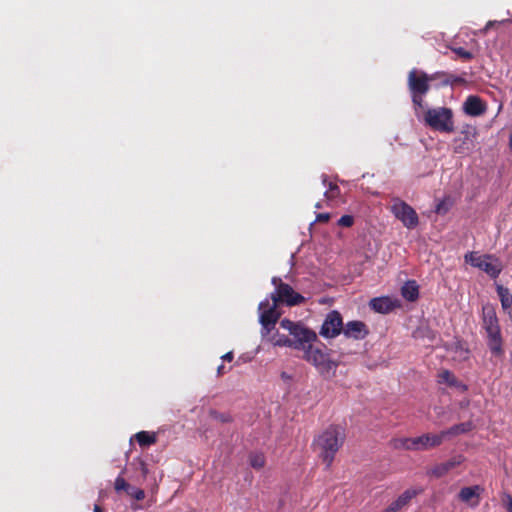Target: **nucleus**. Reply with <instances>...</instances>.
I'll use <instances>...</instances> for the list:
<instances>
[{"instance_id": "1", "label": "nucleus", "mask_w": 512, "mask_h": 512, "mask_svg": "<svg viewBox=\"0 0 512 512\" xmlns=\"http://www.w3.org/2000/svg\"><path fill=\"white\" fill-rule=\"evenodd\" d=\"M344 439L345 433L340 426H330L315 438L313 446L319 452V456L327 467L333 462L335 454L342 446Z\"/></svg>"}, {"instance_id": "2", "label": "nucleus", "mask_w": 512, "mask_h": 512, "mask_svg": "<svg viewBox=\"0 0 512 512\" xmlns=\"http://www.w3.org/2000/svg\"><path fill=\"white\" fill-rule=\"evenodd\" d=\"M483 326L487 334V345L494 356L503 354V341L495 309L492 306L483 307Z\"/></svg>"}, {"instance_id": "3", "label": "nucleus", "mask_w": 512, "mask_h": 512, "mask_svg": "<svg viewBox=\"0 0 512 512\" xmlns=\"http://www.w3.org/2000/svg\"><path fill=\"white\" fill-rule=\"evenodd\" d=\"M423 120L426 126L441 133H452L455 130L453 111L448 107L428 108Z\"/></svg>"}, {"instance_id": "4", "label": "nucleus", "mask_w": 512, "mask_h": 512, "mask_svg": "<svg viewBox=\"0 0 512 512\" xmlns=\"http://www.w3.org/2000/svg\"><path fill=\"white\" fill-rule=\"evenodd\" d=\"M281 328L287 330L292 339L293 348L298 350H305L309 344L316 339V334L305 328L299 323H295L289 319H283L280 322Z\"/></svg>"}, {"instance_id": "5", "label": "nucleus", "mask_w": 512, "mask_h": 512, "mask_svg": "<svg viewBox=\"0 0 512 512\" xmlns=\"http://www.w3.org/2000/svg\"><path fill=\"white\" fill-rule=\"evenodd\" d=\"M272 284L275 286V291L270 294L271 301L278 304H286L287 306H296L304 303L305 298L295 292L289 284L284 283L279 277H273Z\"/></svg>"}, {"instance_id": "6", "label": "nucleus", "mask_w": 512, "mask_h": 512, "mask_svg": "<svg viewBox=\"0 0 512 512\" xmlns=\"http://www.w3.org/2000/svg\"><path fill=\"white\" fill-rule=\"evenodd\" d=\"M465 262L484 271L491 278H497L502 271L501 262L492 255H479L477 252H468L464 256Z\"/></svg>"}, {"instance_id": "7", "label": "nucleus", "mask_w": 512, "mask_h": 512, "mask_svg": "<svg viewBox=\"0 0 512 512\" xmlns=\"http://www.w3.org/2000/svg\"><path fill=\"white\" fill-rule=\"evenodd\" d=\"M303 351L304 359L313 364L320 374L328 376L335 371L337 364L321 348L311 343Z\"/></svg>"}, {"instance_id": "8", "label": "nucleus", "mask_w": 512, "mask_h": 512, "mask_svg": "<svg viewBox=\"0 0 512 512\" xmlns=\"http://www.w3.org/2000/svg\"><path fill=\"white\" fill-rule=\"evenodd\" d=\"M278 303L272 301L270 297L259 303V321L265 334L274 329L275 324L280 318V312L277 310Z\"/></svg>"}, {"instance_id": "9", "label": "nucleus", "mask_w": 512, "mask_h": 512, "mask_svg": "<svg viewBox=\"0 0 512 512\" xmlns=\"http://www.w3.org/2000/svg\"><path fill=\"white\" fill-rule=\"evenodd\" d=\"M391 212L407 229L412 230L419 224V217L414 208L402 200L394 201Z\"/></svg>"}, {"instance_id": "10", "label": "nucleus", "mask_w": 512, "mask_h": 512, "mask_svg": "<svg viewBox=\"0 0 512 512\" xmlns=\"http://www.w3.org/2000/svg\"><path fill=\"white\" fill-rule=\"evenodd\" d=\"M435 81L434 73L427 74L422 70L412 69L408 74L407 85L410 94H427L430 82Z\"/></svg>"}, {"instance_id": "11", "label": "nucleus", "mask_w": 512, "mask_h": 512, "mask_svg": "<svg viewBox=\"0 0 512 512\" xmlns=\"http://www.w3.org/2000/svg\"><path fill=\"white\" fill-rule=\"evenodd\" d=\"M343 330V321L338 311H331L327 314L321 329L320 335L325 338H334Z\"/></svg>"}, {"instance_id": "12", "label": "nucleus", "mask_w": 512, "mask_h": 512, "mask_svg": "<svg viewBox=\"0 0 512 512\" xmlns=\"http://www.w3.org/2000/svg\"><path fill=\"white\" fill-rule=\"evenodd\" d=\"M484 489L480 485H473L461 488L458 493V499L474 508L480 503V497Z\"/></svg>"}, {"instance_id": "13", "label": "nucleus", "mask_w": 512, "mask_h": 512, "mask_svg": "<svg viewBox=\"0 0 512 512\" xmlns=\"http://www.w3.org/2000/svg\"><path fill=\"white\" fill-rule=\"evenodd\" d=\"M372 310L381 314H388L395 308L400 307V301L388 296L376 297L369 301Z\"/></svg>"}, {"instance_id": "14", "label": "nucleus", "mask_w": 512, "mask_h": 512, "mask_svg": "<svg viewBox=\"0 0 512 512\" xmlns=\"http://www.w3.org/2000/svg\"><path fill=\"white\" fill-rule=\"evenodd\" d=\"M421 490L410 488L405 490L401 495L398 496L391 504L388 505L382 512H400L402 509L408 506L410 501L416 497Z\"/></svg>"}, {"instance_id": "15", "label": "nucleus", "mask_w": 512, "mask_h": 512, "mask_svg": "<svg viewBox=\"0 0 512 512\" xmlns=\"http://www.w3.org/2000/svg\"><path fill=\"white\" fill-rule=\"evenodd\" d=\"M463 111L469 116H480L485 113L486 105L478 96L470 95L463 103Z\"/></svg>"}, {"instance_id": "16", "label": "nucleus", "mask_w": 512, "mask_h": 512, "mask_svg": "<svg viewBox=\"0 0 512 512\" xmlns=\"http://www.w3.org/2000/svg\"><path fill=\"white\" fill-rule=\"evenodd\" d=\"M415 438L418 450H426L432 447H437L441 445L444 441L442 431L438 434L427 433Z\"/></svg>"}, {"instance_id": "17", "label": "nucleus", "mask_w": 512, "mask_h": 512, "mask_svg": "<svg viewBox=\"0 0 512 512\" xmlns=\"http://www.w3.org/2000/svg\"><path fill=\"white\" fill-rule=\"evenodd\" d=\"M461 134L463 137H459L454 140V150L456 153H466L473 147V138L475 137V132L462 131Z\"/></svg>"}, {"instance_id": "18", "label": "nucleus", "mask_w": 512, "mask_h": 512, "mask_svg": "<svg viewBox=\"0 0 512 512\" xmlns=\"http://www.w3.org/2000/svg\"><path fill=\"white\" fill-rule=\"evenodd\" d=\"M474 425L471 421L463 422L460 424H456L451 426L450 428L443 430L442 435L444 440L447 438H452L458 436L460 434H465L473 430Z\"/></svg>"}, {"instance_id": "19", "label": "nucleus", "mask_w": 512, "mask_h": 512, "mask_svg": "<svg viewBox=\"0 0 512 512\" xmlns=\"http://www.w3.org/2000/svg\"><path fill=\"white\" fill-rule=\"evenodd\" d=\"M401 295L404 299L414 302L419 297V286L414 280H409L401 288Z\"/></svg>"}, {"instance_id": "20", "label": "nucleus", "mask_w": 512, "mask_h": 512, "mask_svg": "<svg viewBox=\"0 0 512 512\" xmlns=\"http://www.w3.org/2000/svg\"><path fill=\"white\" fill-rule=\"evenodd\" d=\"M496 291L500 299L502 309L511 315L512 294L510 290L502 285H497Z\"/></svg>"}, {"instance_id": "21", "label": "nucleus", "mask_w": 512, "mask_h": 512, "mask_svg": "<svg viewBox=\"0 0 512 512\" xmlns=\"http://www.w3.org/2000/svg\"><path fill=\"white\" fill-rule=\"evenodd\" d=\"M438 77H443V80L441 82V86H455L464 84L466 80L462 76H457L454 74H450L444 71H438L434 73L435 81L438 79Z\"/></svg>"}, {"instance_id": "22", "label": "nucleus", "mask_w": 512, "mask_h": 512, "mask_svg": "<svg viewBox=\"0 0 512 512\" xmlns=\"http://www.w3.org/2000/svg\"><path fill=\"white\" fill-rule=\"evenodd\" d=\"M440 383H446L451 387L461 389L462 391L467 390V386L460 382L449 370H443L438 375Z\"/></svg>"}, {"instance_id": "23", "label": "nucleus", "mask_w": 512, "mask_h": 512, "mask_svg": "<svg viewBox=\"0 0 512 512\" xmlns=\"http://www.w3.org/2000/svg\"><path fill=\"white\" fill-rule=\"evenodd\" d=\"M415 339H427L429 342H434L436 339V332L428 325H420L414 332Z\"/></svg>"}, {"instance_id": "24", "label": "nucleus", "mask_w": 512, "mask_h": 512, "mask_svg": "<svg viewBox=\"0 0 512 512\" xmlns=\"http://www.w3.org/2000/svg\"><path fill=\"white\" fill-rule=\"evenodd\" d=\"M135 439L141 447H147L149 445L155 444L157 441L156 435L147 431H140L136 433Z\"/></svg>"}, {"instance_id": "25", "label": "nucleus", "mask_w": 512, "mask_h": 512, "mask_svg": "<svg viewBox=\"0 0 512 512\" xmlns=\"http://www.w3.org/2000/svg\"><path fill=\"white\" fill-rule=\"evenodd\" d=\"M393 447L396 449L418 450L416 438H398L393 440Z\"/></svg>"}, {"instance_id": "26", "label": "nucleus", "mask_w": 512, "mask_h": 512, "mask_svg": "<svg viewBox=\"0 0 512 512\" xmlns=\"http://www.w3.org/2000/svg\"><path fill=\"white\" fill-rule=\"evenodd\" d=\"M322 179H323V186H324V188H326L327 187V176L322 175ZM339 194H340L339 187L336 184L329 182L328 188L325 190L324 195L328 199H334V198L338 197Z\"/></svg>"}, {"instance_id": "27", "label": "nucleus", "mask_w": 512, "mask_h": 512, "mask_svg": "<svg viewBox=\"0 0 512 512\" xmlns=\"http://www.w3.org/2000/svg\"><path fill=\"white\" fill-rule=\"evenodd\" d=\"M249 463L254 469H261L265 466V457L261 453H252L249 456Z\"/></svg>"}, {"instance_id": "28", "label": "nucleus", "mask_w": 512, "mask_h": 512, "mask_svg": "<svg viewBox=\"0 0 512 512\" xmlns=\"http://www.w3.org/2000/svg\"><path fill=\"white\" fill-rule=\"evenodd\" d=\"M368 333L369 330L366 324L354 320V339H363Z\"/></svg>"}, {"instance_id": "29", "label": "nucleus", "mask_w": 512, "mask_h": 512, "mask_svg": "<svg viewBox=\"0 0 512 512\" xmlns=\"http://www.w3.org/2000/svg\"><path fill=\"white\" fill-rule=\"evenodd\" d=\"M273 344L279 347H293L294 343L292 342V339L290 337L278 334L276 337H274Z\"/></svg>"}, {"instance_id": "30", "label": "nucleus", "mask_w": 512, "mask_h": 512, "mask_svg": "<svg viewBox=\"0 0 512 512\" xmlns=\"http://www.w3.org/2000/svg\"><path fill=\"white\" fill-rule=\"evenodd\" d=\"M127 495L131 496L132 498L136 499L137 501H141L145 498V492L143 489L134 487L132 485H129V488L126 490Z\"/></svg>"}, {"instance_id": "31", "label": "nucleus", "mask_w": 512, "mask_h": 512, "mask_svg": "<svg viewBox=\"0 0 512 512\" xmlns=\"http://www.w3.org/2000/svg\"><path fill=\"white\" fill-rule=\"evenodd\" d=\"M131 465L135 466L136 469L141 472V475L144 479L147 477L149 470L144 460H142L141 458H136L133 460Z\"/></svg>"}, {"instance_id": "32", "label": "nucleus", "mask_w": 512, "mask_h": 512, "mask_svg": "<svg viewBox=\"0 0 512 512\" xmlns=\"http://www.w3.org/2000/svg\"><path fill=\"white\" fill-rule=\"evenodd\" d=\"M210 416L214 420H217V421L222 422V423H228V422L232 421V417H231L230 414H228V413H221V412H218L216 410H211L210 411Z\"/></svg>"}, {"instance_id": "33", "label": "nucleus", "mask_w": 512, "mask_h": 512, "mask_svg": "<svg viewBox=\"0 0 512 512\" xmlns=\"http://www.w3.org/2000/svg\"><path fill=\"white\" fill-rule=\"evenodd\" d=\"M450 207H451V202L449 201V199H444V200L440 201L439 203H437V205L435 207V212L437 214H445L448 212Z\"/></svg>"}, {"instance_id": "34", "label": "nucleus", "mask_w": 512, "mask_h": 512, "mask_svg": "<svg viewBox=\"0 0 512 512\" xmlns=\"http://www.w3.org/2000/svg\"><path fill=\"white\" fill-rule=\"evenodd\" d=\"M129 483H127V481L121 477V476H118L116 479H115V483H114V488L116 490V492H120V491H125L129 488Z\"/></svg>"}, {"instance_id": "35", "label": "nucleus", "mask_w": 512, "mask_h": 512, "mask_svg": "<svg viewBox=\"0 0 512 512\" xmlns=\"http://www.w3.org/2000/svg\"><path fill=\"white\" fill-rule=\"evenodd\" d=\"M426 94H411V100L417 111L418 108L424 107V97Z\"/></svg>"}, {"instance_id": "36", "label": "nucleus", "mask_w": 512, "mask_h": 512, "mask_svg": "<svg viewBox=\"0 0 512 512\" xmlns=\"http://www.w3.org/2000/svg\"><path fill=\"white\" fill-rule=\"evenodd\" d=\"M462 461H463L462 456H457V457H453L450 460L444 462V464L447 467V470L450 471L451 469L460 465L462 463Z\"/></svg>"}, {"instance_id": "37", "label": "nucleus", "mask_w": 512, "mask_h": 512, "mask_svg": "<svg viewBox=\"0 0 512 512\" xmlns=\"http://www.w3.org/2000/svg\"><path fill=\"white\" fill-rule=\"evenodd\" d=\"M447 472L448 470L444 463H441L440 465L436 466L432 471V473L437 477H442Z\"/></svg>"}, {"instance_id": "38", "label": "nucleus", "mask_w": 512, "mask_h": 512, "mask_svg": "<svg viewBox=\"0 0 512 512\" xmlns=\"http://www.w3.org/2000/svg\"><path fill=\"white\" fill-rule=\"evenodd\" d=\"M453 51L458 55L460 56L461 58H464V59H471L472 58V53L465 50L464 48L462 47H458V48H454Z\"/></svg>"}, {"instance_id": "39", "label": "nucleus", "mask_w": 512, "mask_h": 512, "mask_svg": "<svg viewBox=\"0 0 512 512\" xmlns=\"http://www.w3.org/2000/svg\"><path fill=\"white\" fill-rule=\"evenodd\" d=\"M338 224L340 226L352 227V215L347 214V215L342 216L339 219Z\"/></svg>"}, {"instance_id": "40", "label": "nucleus", "mask_w": 512, "mask_h": 512, "mask_svg": "<svg viewBox=\"0 0 512 512\" xmlns=\"http://www.w3.org/2000/svg\"><path fill=\"white\" fill-rule=\"evenodd\" d=\"M503 502L506 506L507 511L512 512V497L509 494L505 495L503 498Z\"/></svg>"}, {"instance_id": "41", "label": "nucleus", "mask_w": 512, "mask_h": 512, "mask_svg": "<svg viewBox=\"0 0 512 512\" xmlns=\"http://www.w3.org/2000/svg\"><path fill=\"white\" fill-rule=\"evenodd\" d=\"M329 219H330V215L328 213H319L316 216V222H319V223L328 222Z\"/></svg>"}, {"instance_id": "42", "label": "nucleus", "mask_w": 512, "mask_h": 512, "mask_svg": "<svg viewBox=\"0 0 512 512\" xmlns=\"http://www.w3.org/2000/svg\"><path fill=\"white\" fill-rule=\"evenodd\" d=\"M233 358H234V355H233V352H231V351L227 352L226 354H224L222 356V360L223 361H228V362H231L233 360Z\"/></svg>"}, {"instance_id": "43", "label": "nucleus", "mask_w": 512, "mask_h": 512, "mask_svg": "<svg viewBox=\"0 0 512 512\" xmlns=\"http://www.w3.org/2000/svg\"><path fill=\"white\" fill-rule=\"evenodd\" d=\"M227 372V370L225 369V366L223 364L219 365L218 368H217V375L218 376H222L224 375L225 373Z\"/></svg>"}, {"instance_id": "44", "label": "nucleus", "mask_w": 512, "mask_h": 512, "mask_svg": "<svg viewBox=\"0 0 512 512\" xmlns=\"http://www.w3.org/2000/svg\"><path fill=\"white\" fill-rule=\"evenodd\" d=\"M350 330H352V321H350V322H348V323L346 324V327H345V329H344V333H345V335H347V336H348V335H349V333H350Z\"/></svg>"}, {"instance_id": "45", "label": "nucleus", "mask_w": 512, "mask_h": 512, "mask_svg": "<svg viewBox=\"0 0 512 512\" xmlns=\"http://www.w3.org/2000/svg\"><path fill=\"white\" fill-rule=\"evenodd\" d=\"M435 411H436L438 416H442L444 414V410L441 407H436Z\"/></svg>"}, {"instance_id": "46", "label": "nucleus", "mask_w": 512, "mask_h": 512, "mask_svg": "<svg viewBox=\"0 0 512 512\" xmlns=\"http://www.w3.org/2000/svg\"><path fill=\"white\" fill-rule=\"evenodd\" d=\"M94 512H103V510L101 509V507H100V506L95 505V507H94Z\"/></svg>"}, {"instance_id": "47", "label": "nucleus", "mask_w": 512, "mask_h": 512, "mask_svg": "<svg viewBox=\"0 0 512 512\" xmlns=\"http://www.w3.org/2000/svg\"><path fill=\"white\" fill-rule=\"evenodd\" d=\"M131 508L133 510H138V509H141L142 507L140 505H138V504H134V505L131 506Z\"/></svg>"}, {"instance_id": "48", "label": "nucleus", "mask_w": 512, "mask_h": 512, "mask_svg": "<svg viewBox=\"0 0 512 512\" xmlns=\"http://www.w3.org/2000/svg\"><path fill=\"white\" fill-rule=\"evenodd\" d=\"M493 24H494V22L489 21V22L486 24L485 30H488L489 28H491V26H492Z\"/></svg>"}, {"instance_id": "49", "label": "nucleus", "mask_w": 512, "mask_h": 512, "mask_svg": "<svg viewBox=\"0 0 512 512\" xmlns=\"http://www.w3.org/2000/svg\"><path fill=\"white\" fill-rule=\"evenodd\" d=\"M468 404H469V401H462V402L460 403V406H461L462 408H464V407L468 406Z\"/></svg>"}, {"instance_id": "50", "label": "nucleus", "mask_w": 512, "mask_h": 512, "mask_svg": "<svg viewBox=\"0 0 512 512\" xmlns=\"http://www.w3.org/2000/svg\"><path fill=\"white\" fill-rule=\"evenodd\" d=\"M509 144H510V147L512 148V134L510 135Z\"/></svg>"}, {"instance_id": "51", "label": "nucleus", "mask_w": 512, "mask_h": 512, "mask_svg": "<svg viewBox=\"0 0 512 512\" xmlns=\"http://www.w3.org/2000/svg\"><path fill=\"white\" fill-rule=\"evenodd\" d=\"M437 80H439V82H442L443 77H438V79H437ZM439 85L441 86V83H439Z\"/></svg>"}]
</instances>
